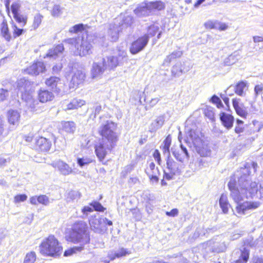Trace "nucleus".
I'll return each instance as SVG.
<instances>
[{
	"instance_id": "55",
	"label": "nucleus",
	"mask_w": 263,
	"mask_h": 263,
	"mask_svg": "<svg viewBox=\"0 0 263 263\" xmlns=\"http://www.w3.org/2000/svg\"><path fill=\"white\" fill-rule=\"evenodd\" d=\"M4 131V121L2 116H0V137L3 136Z\"/></svg>"
},
{
	"instance_id": "1",
	"label": "nucleus",
	"mask_w": 263,
	"mask_h": 263,
	"mask_svg": "<svg viewBox=\"0 0 263 263\" xmlns=\"http://www.w3.org/2000/svg\"><path fill=\"white\" fill-rule=\"evenodd\" d=\"M117 124L111 120H107L102 124L99 129L98 134L102 137V141L95 145V152L99 160L103 164H106L104 160L107 155V149L111 150L118 141V134L116 130Z\"/></svg>"
},
{
	"instance_id": "37",
	"label": "nucleus",
	"mask_w": 263,
	"mask_h": 263,
	"mask_svg": "<svg viewBox=\"0 0 263 263\" xmlns=\"http://www.w3.org/2000/svg\"><path fill=\"white\" fill-rule=\"evenodd\" d=\"M36 259V255L35 252L30 251L26 254L23 263H34Z\"/></svg>"
},
{
	"instance_id": "11",
	"label": "nucleus",
	"mask_w": 263,
	"mask_h": 263,
	"mask_svg": "<svg viewBox=\"0 0 263 263\" xmlns=\"http://www.w3.org/2000/svg\"><path fill=\"white\" fill-rule=\"evenodd\" d=\"M166 161V168L172 175L179 174L183 168V164L177 163L170 155L167 156Z\"/></svg>"
},
{
	"instance_id": "27",
	"label": "nucleus",
	"mask_w": 263,
	"mask_h": 263,
	"mask_svg": "<svg viewBox=\"0 0 263 263\" xmlns=\"http://www.w3.org/2000/svg\"><path fill=\"white\" fill-rule=\"evenodd\" d=\"M220 206L224 214H227L229 212L231 205L229 202L228 197L226 194H222L219 198Z\"/></svg>"
},
{
	"instance_id": "24",
	"label": "nucleus",
	"mask_w": 263,
	"mask_h": 263,
	"mask_svg": "<svg viewBox=\"0 0 263 263\" xmlns=\"http://www.w3.org/2000/svg\"><path fill=\"white\" fill-rule=\"evenodd\" d=\"M91 47L92 46L90 45L82 43L76 48V55L81 57H85L91 52Z\"/></svg>"
},
{
	"instance_id": "40",
	"label": "nucleus",
	"mask_w": 263,
	"mask_h": 263,
	"mask_svg": "<svg viewBox=\"0 0 263 263\" xmlns=\"http://www.w3.org/2000/svg\"><path fill=\"white\" fill-rule=\"evenodd\" d=\"M103 71L104 69L98 64H93L91 71L92 78L97 77L99 75L102 74Z\"/></svg>"
},
{
	"instance_id": "39",
	"label": "nucleus",
	"mask_w": 263,
	"mask_h": 263,
	"mask_svg": "<svg viewBox=\"0 0 263 263\" xmlns=\"http://www.w3.org/2000/svg\"><path fill=\"white\" fill-rule=\"evenodd\" d=\"M83 249V247H73L66 250L64 253V256L67 257L72 255L77 252H80Z\"/></svg>"
},
{
	"instance_id": "32",
	"label": "nucleus",
	"mask_w": 263,
	"mask_h": 263,
	"mask_svg": "<svg viewBox=\"0 0 263 263\" xmlns=\"http://www.w3.org/2000/svg\"><path fill=\"white\" fill-rule=\"evenodd\" d=\"M247 87L248 84L246 81H240L236 84L234 92L238 96H242L244 93V90Z\"/></svg>"
},
{
	"instance_id": "61",
	"label": "nucleus",
	"mask_w": 263,
	"mask_h": 263,
	"mask_svg": "<svg viewBox=\"0 0 263 263\" xmlns=\"http://www.w3.org/2000/svg\"><path fill=\"white\" fill-rule=\"evenodd\" d=\"M253 41L255 43H259L263 42V37L260 36H254L253 37Z\"/></svg>"
},
{
	"instance_id": "20",
	"label": "nucleus",
	"mask_w": 263,
	"mask_h": 263,
	"mask_svg": "<svg viewBox=\"0 0 263 263\" xmlns=\"http://www.w3.org/2000/svg\"><path fill=\"white\" fill-rule=\"evenodd\" d=\"M240 99L234 98L232 99V104L236 113L243 118H246L248 112L242 104H240Z\"/></svg>"
},
{
	"instance_id": "42",
	"label": "nucleus",
	"mask_w": 263,
	"mask_h": 263,
	"mask_svg": "<svg viewBox=\"0 0 263 263\" xmlns=\"http://www.w3.org/2000/svg\"><path fill=\"white\" fill-rule=\"evenodd\" d=\"M85 78V74L81 71H77L72 77V80L73 81H77L78 83L82 82Z\"/></svg>"
},
{
	"instance_id": "38",
	"label": "nucleus",
	"mask_w": 263,
	"mask_h": 263,
	"mask_svg": "<svg viewBox=\"0 0 263 263\" xmlns=\"http://www.w3.org/2000/svg\"><path fill=\"white\" fill-rule=\"evenodd\" d=\"M236 123L234 132L237 134L240 135L241 133L244 132L245 130V127L243 125L244 122L241 120L237 119L236 121Z\"/></svg>"
},
{
	"instance_id": "49",
	"label": "nucleus",
	"mask_w": 263,
	"mask_h": 263,
	"mask_svg": "<svg viewBox=\"0 0 263 263\" xmlns=\"http://www.w3.org/2000/svg\"><path fill=\"white\" fill-rule=\"evenodd\" d=\"M84 29V26L82 24H79L73 26L69 30V32L72 33H77L79 32H82Z\"/></svg>"
},
{
	"instance_id": "22",
	"label": "nucleus",
	"mask_w": 263,
	"mask_h": 263,
	"mask_svg": "<svg viewBox=\"0 0 263 263\" xmlns=\"http://www.w3.org/2000/svg\"><path fill=\"white\" fill-rule=\"evenodd\" d=\"M30 202L32 205L41 204L44 205H47L50 201L49 197L46 195H40L31 197L30 198Z\"/></svg>"
},
{
	"instance_id": "34",
	"label": "nucleus",
	"mask_w": 263,
	"mask_h": 263,
	"mask_svg": "<svg viewBox=\"0 0 263 263\" xmlns=\"http://www.w3.org/2000/svg\"><path fill=\"white\" fill-rule=\"evenodd\" d=\"M62 128L66 133H73L76 128V124L73 121H64L62 123Z\"/></svg>"
},
{
	"instance_id": "4",
	"label": "nucleus",
	"mask_w": 263,
	"mask_h": 263,
	"mask_svg": "<svg viewBox=\"0 0 263 263\" xmlns=\"http://www.w3.org/2000/svg\"><path fill=\"white\" fill-rule=\"evenodd\" d=\"M5 5L8 13L10 12V9H11L13 18L16 23L21 24L22 26H24L27 24L28 16L26 14L21 13V4L20 2H13L10 8V0H6Z\"/></svg>"
},
{
	"instance_id": "19",
	"label": "nucleus",
	"mask_w": 263,
	"mask_h": 263,
	"mask_svg": "<svg viewBox=\"0 0 263 263\" xmlns=\"http://www.w3.org/2000/svg\"><path fill=\"white\" fill-rule=\"evenodd\" d=\"M134 13L138 16H147L151 12L148 2L139 5L134 10Z\"/></svg>"
},
{
	"instance_id": "5",
	"label": "nucleus",
	"mask_w": 263,
	"mask_h": 263,
	"mask_svg": "<svg viewBox=\"0 0 263 263\" xmlns=\"http://www.w3.org/2000/svg\"><path fill=\"white\" fill-rule=\"evenodd\" d=\"M158 30L159 28L157 27L155 28L153 33L145 34L134 40L129 47L130 52L132 54H136L142 51L147 44L149 37L154 36Z\"/></svg>"
},
{
	"instance_id": "36",
	"label": "nucleus",
	"mask_w": 263,
	"mask_h": 263,
	"mask_svg": "<svg viewBox=\"0 0 263 263\" xmlns=\"http://www.w3.org/2000/svg\"><path fill=\"white\" fill-rule=\"evenodd\" d=\"M12 27L13 30L12 35V39H15L17 37L26 32L25 29L18 28L16 24L14 23H12Z\"/></svg>"
},
{
	"instance_id": "25",
	"label": "nucleus",
	"mask_w": 263,
	"mask_h": 263,
	"mask_svg": "<svg viewBox=\"0 0 263 263\" xmlns=\"http://www.w3.org/2000/svg\"><path fill=\"white\" fill-rule=\"evenodd\" d=\"M106 62L103 61L104 66L108 67L110 69L116 68L119 65V61L117 57L108 56L106 57Z\"/></svg>"
},
{
	"instance_id": "30",
	"label": "nucleus",
	"mask_w": 263,
	"mask_h": 263,
	"mask_svg": "<svg viewBox=\"0 0 263 263\" xmlns=\"http://www.w3.org/2000/svg\"><path fill=\"white\" fill-rule=\"evenodd\" d=\"M131 253L130 251L127 249L121 248L119 249L118 252L114 253V254L109 255L108 256L110 260H114L116 258H119L125 256Z\"/></svg>"
},
{
	"instance_id": "33",
	"label": "nucleus",
	"mask_w": 263,
	"mask_h": 263,
	"mask_svg": "<svg viewBox=\"0 0 263 263\" xmlns=\"http://www.w3.org/2000/svg\"><path fill=\"white\" fill-rule=\"evenodd\" d=\"M44 16L41 13H37L34 16L31 27L33 30L37 29L42 23Z\"/></svg>"
},
{
	"instance_id": "10",
	"label": "nucleus",
	"mask_w": 263,
	"mask_h": 263,
	"mask_svg": "<svg viewBox=\"0 0 263 263\" xmlns=\"http://www.w3.org/2000/svg\"><path fill=\"white\" fill-rule=\"evenodd\" d=\"M53 167L57 168L60 173L64 176L74 173V170L66 162L59 160L50 164Z\"/></svg>"
},
{
	"instance_id": "52",
	"label": "nucleus",
	"mask_w": 263,
	"mask_h": 263,
	"mask_svg": "<svg viewBox=\"0 0 263 263\" xmlns=\"http://www.w3.org/2000/svg\"><path fill=\"white\" fill-rule=\"evenodd\" d=\"M153 156L155 160H156L157 164L159 165H161L162 164V160L161 157V154L158 149H156L154 151Z\"/></svg>"
},
{
	"instance_id": "60",
	"label": "nucleus",
	"mask_w": 263,
	"mask_h": 263,
	"mask_svg": "<svg viewBox=\"0 0 263 263\" xmlns=\"http://www.w3.org/2000/svg\"><path fill=\"white\" fill-rule=\"evenodd\" d=\"M222 100L226 105L228 110H229L230 107L229 103V98L228 97H224L222 98Z\"/></svg>"
},
{
	"instance_id": "12",
	"label": "nucleus",
	"mask_w": 263,
	"mask_h": 263,
	"mask_svg": "<svg viewBox=\"0 0 263 263\" xmlns=\"http://www.w3.org/2000/svg\"><path fill=\"white\" fill-rule=\"evenodd\" d=\"M54 96L51 91L45 89H40L37 92V99L42 103H46L52 101Z\"/></svg>"
},
{
	"instance_id": "31",
	"label": "nucleus",
	"mask_w": 263,
	"mask_h": 263,
	"mask_svg": "<svg viewBox=\"0 0 263 263\" xmlns=\"http://www.w3.org/2000/svg\"><path fill=\"white\" fill-rule=\"evenodd\" d=\"M172 143V137L170 135H167L163 140L160 148L162 149L163 153H167L170 155V146Z\"/></svg>"
},
{
	"instance_id": "6",
	"label": "nucleus",
	"mask_w": 263,
	"mask_h": 263,
	"mask_svg": "<svg viewBox=\"0 0 263 263\" xmlns=\"http://www.w3.org/2000/svg\"><path fill=\"white\" fill-rule=\"evenodd\" d=\"M233 199L237 204L236 206L237 213L241 215H244L247 210L257 209L260 204L259 202L256 201H245L242 203H239L242 199L239 193L234 195L233 196Z\"/></svg>"
},
{
	"instance_id": "63",
	"label": "nucleus",
	"mask_w": 263,
	"mask_h": 263,
	"mask_svg": "<svg viewBox=\"0 0 263 263\" xmlns=\"http://www.w3.org/2000/svg\"><path fill=\"white\" fill-rule=\"evenodd\" d=\"M93 211V210L89 206H85L82 209V212L84 213L87 212H91Z\"/></svg>"
},
{
	"instance_id": "8",
	"label": "nucleus",
	"mask_w": 263,
	"mask_h": 263,
	"mask_svg": "<svg viewBox=\"0 0 263 263\" xmlns=\"http://www.w3.org/2000/svg\"><path fill=\"white\" fill-rule=\"evenodd\" d=\"M51 145V141L49 139L41 136L35 140L33 148L39 152H47L50 149Z\"/></svg>"
},
{
	"instance_id": "15",
	"label": "nucleus",
	"mask_w": 263,
	"mask_h": 263,
	"mask_svg": "<svg viewBox=\"0 0 263 263\" xmlns=\"http://www.w3.org/2000/svg\"><path fill=\"white\" fill-rule=\"evenodd\" d=\"M64 47L63 44H59L54 45L48 50L47 52L44 57V58L56 59L60 54H62L64 51Z\"/></svg>"
},
{
	"instance_id": "57",
	"label": "nucleus",
	"mask_w": 263,
	"mask_h": 263,
	"mask_svg": "<svg viewBox=\"0 0 263 263\" xmlns=\"http://www.w3.org/2000/svg\"><path fill=\"white\" fill-rule=\"evenodd\" d=\"M157 173H153L152 175H147L151 181L157 182L159 180V178L156 175Z\"/></svg>"
},
{
	"instance_id": "59",
	"label": "nucleus",
	"mask_w": 263,
	"mask_h": 263,
	"mask_svg": "<svg viewBox=\"0 0 263 263\" xmlns=\"http://www.w3.org/2000/svg\"><path fill=\"white\" fill-rule=\"evenodd\" d=\"M203 113L205 116H207L209 118L213 117L214 115L213 111L209 109H204Z\"/></svg>"
},
{
	"instance_id": "21",
	"label": "nucleus",
	"mask_w": 263,
	"mask_h": 263,
	"mask_svg": "<svg viewBox=\"0 0 263 263\" xmlns=\"http://www.w3.org/2000/svg\"><path fill=\"white\" fill-rule=\"evenodd\" d=\"M0 34L7 42H10L12 39L9 26L6 21H3L1 24Z\"/></svg>"
},
{
	"instance_id": "43",
	"label": "nucleus",
	"mask_w": 263,
	"mask_h": 263,
	"mask_svg": "<svg viewBox=\"0 0 263 263\" xmlns=\"http://www.w3.org/2000/svg\"><path fill=\"white\" fill-rule=\"evenodd\" d=\"M145 172L147 175H152L153 173H159L158 167H156L155 164L151 162L145 169Z\"/></svg>"
},
{
	"instance_id": "64",
	"label": "nucleus",
	"mask_w": 263,
	"mask_h": 263,
	"mask_svg": "<svg viewBox=\"0 0 263 263\" xmlns=\"http://www.w3.org/2000/svg\"><path fill=\"white\" fill-rule=\"evenodd\" d=\"M174 175H172L170 172L169 173H165L164 174V178H165L166 180H171L172 179L173 176Z\"/></svg>"
},
{
	"instance_id": "2",
	"label": "nucleus",
	"mask_w": 263,
	"mask_h": 263,
	"mask_svg": "<svg viewBox=\"0 0 263 263\" xmlns=\"http://www.w3.org/2000/svg\"><path fill=\"white\" fill-rule=\"evenodd\" d=\"M65 239L73 243H80L81 246L90 242V235L87 231L85 222L78 221L75 222L71 229L65 232Z\"/></svg>"
},
{
	"instance_id": "44",
	"label": "nucleus",
	"mask_w": 263,
	"mask_h": 263,
	"mask_svg": "<svg viewBox=\"0 0 263 263\" xmlns=\"http://www.w3.org/2000/svg\"><path fill=\"white\" fill-rule=\"evenodd\" d=\"M229 190L233 193H236V194L239 193L238 189L236 186V181L235 179H231L228 184Z\"/></svg>"
},
{
	"instance_id": "26",
	"label": "nucleus",
	"mask_w": 263,
	"mask_h": 263,
	"mask_svg": "<svg viewBox=\"0 0 263 263\" xmlns=\"http://www.w3.org/2000/svg\"><path fill=\"white\" fill-rule=\"evenodd\" d=\"M240 254L239 258L234 260L232 263H247L250 258V250L244 248L240 249Z\"/></svg>"
},
{
	"instance_id": "18",
	"label": "nucleus",
	"mask_w": 263,
	"mask_h": 263,
	"mask_svg": "<svg viewBox=\"0 0 263 263\" xmlns=\"http://www.w3.org/2000/svg\"><path fill=\"white\" fill-rule=\"evenodd\" d=\"M20 114L16 110L10 109L7 111V121L8 123L11 125H18L20 120Z\"/></svg>"
},
{
	"instance_id": "41",
	"label": "nucleus",
	"mask_w": 263,
	"mask_h": 263,
	"mask_svg": "<svg viewBox=\"0 0 263 263\" xmlns=\"http://www.w3.org/2000/svg\"><path fill=\"white\" fill-rule=\"evenodd\" d=\"M81 197V194L77 191L71 190L66 194V198L68 201L73 200L79 198Z\"/></svg>"
},
{
	"instance_id": "35",
	"label": "nucleus",
	"mask_w": 263,
	"mask_h": 263,
	"mask_svg": "<svg viewBox=\"0 0 263 263\" xmlns=\"http://www.w3.org/2000/svg\"><path fill=\"white\" fill-rule=\"evenodd\" d=\"M203 141H202V146H198V144L195 145L196 147V149L198 153L201 157H206L210 155V151L208 149V146L206 144H203Z\"/></svg>"
},
{
	"instance_id": "3",
	"label": "nucleus",
	"mask_w": 263,
	"mask_h": 263,
	"mask_svg": "<svg viewBox=\"0 0 263 263\" xmlns=\"http://www.w3.org/2000/svg\"><path fill=\"white\" fill-rule=\"evenodd\" d=\"M63 250L59 240L53 235H49L40 245V252L44 256L57 257Z\"/></svg>"
},
{
	"instance_id": "14",
	"label": "nucleus",
	"mask_w": 263,
	"mask_h": 263,
	"mask_svg": "<svg viewBox=\"0 0 263 263\" xmlns=\"http://www.w3.org/2000/svg\"><path fill=\"white\" fill-rule=\"evenodd\" d=\"M204 26L206 29H217L219 31H224L229 27L226 23L213 20H209L205 22Z\"/></svg>"
},
{
	"instance_id": "45",
	"label": "nucleus",
	"mask_w": 263,
	"mask_h": 263,
	"mask_svg": "<svg viewBox=\"0 0 263 263\" xmlns=\"http://www.w3.org/2000/svg\"><path fill=\"white\" fill-rule=\"evenodd\" d=\"M210 101L216 105L217 108H222L223 107V105L222 103V102L220 100V99L216 95H213Z\"/></svg>"
},
{
	"instance_id": "51",
	"label": "nucleus",
	"mask_w": 263,
	"mask_h": 263,
	"mask_svg": "<svg viewBox=\"0 0 263 263\" xmlns=\"http://www.w3.org/2000/svg\"><path fill=\"white\" fill-rule=\"evenodd\" d=\"M92 162V160L89 158H79L77 159V163L81 167L85 165L88 164Z\"/></svg>"
},
{
	"instance_id": "54",
	"label": "nucleus",
	"mask_w": 263,
	"mask_h": 263,
	"mask_svg": "<svg viewBox=\"0 0 263 263\" xmlns=\"http://www.w3.org/2000/svg\"><path fill=\"white\" fill-rule=\"evenodd\" d=\"M263 91V84H258L254 87V91L256 96L261 94Z\"/></svg>"
},
{
	"instance_id": "50",
	"label": "nucleus",
	"mask_w": 263,
	"mask_h": 263,
	"mask_svg": "<svg viewBox=\"0 0 263 263\" xmlns=\"http://www.w3.org/2000/svg\"><path fill=\"white\" fill-rule=\"evenodd\" d=\"M90 205L92 206L93 209L98 212H104L106 209L104 208L102 204L98 201H93L90 203Z\"/></svg>"
},
{
	"instance_id": "23",
	"label": "nucleus",
	"mask_w": 263,
	"mask_h": 263,
	"mask_svg": "<svg viewBox=\"0 0 263 263\" xmlns=\"http://www.w3.org/2000/svg\"><path fill=\"white\" fill-rule=\"evenodd\" d=\"M186 137L189 138L194 144H198L199 143H202V140L200 138L199 132L194 128H190L186 132Z\"/></svg>"
},
{
	"instance_id": "7",
	"label": "nucleus",
	"mask_w": 263,
	"mask_h": 263,
	"mask_svg": "<svg viewBox=\"0 0 263 263\" xmlns=\"http://www.w3.org/2000/svg\"><path fill=\"white\" fill-rule=\"evenodd\" d=\"M46 70L45 63L43 61L36 60L28 66L24 71L30 75L37 76L40 73L45 72Z\"/></svg>"
},
{
	"instance_id": "16",
	"label": "nucleus",
	"mask_w": 263,
	"mask_h": 263,
	"mask_svg": "<svg viewBox=\"0 0 263 263\" xmlns=\"http://www.w3.org/2000/svg\"><path fill=\"white\" fill-rule=\"evenodd\" d=\"M61 82V79L55 76H51L47 78L45 81L46 86L49 87L53 91L59 93L61 91L60 88L58 85Z\"/></svg>"
},
{
	"instance_id": "62",
	"label": "nucleus",
	"mask_w": 263,
	"mask_h": 263,
	"mask_svg": "<svg viewBox=\"0 0 263 263\" xmlns=\"http://www.w3.org/2000/svg\"><path fill=\"white\" fill-rule=\"evenodd\" d=\"M251 263H263V258L260 257L254 258Z\"/></svg>"
},
{
	"instance_id": "46",
	"label": "nucleus",
	"mask_w": 263,
	"mask_h": 263,
	"mask_svg": "<svg viewBox=\"0 0 263 263\" xmlns=\"http://www.w3.org/2000/svg\"><path fill=\"white\" fill-rule=\"evenodd\" d=\"M184 71V68L181 64H175L172 67V72L174 75H179Z\"/></svg>"
},
{
	"instance_id": "17",
	"label": "nucleus",
	"mask_w": 263,
	"mask_h": 263,
	"mask_svg": "<svg viewBox=\"0 0 263 263\" xmlns=\"http://www.w3.org/2000/svg\"><path fill=\"white\" fill-rule=\"evenodd\" d=\"M173 155L175 158L182 164L185 160L189 158L187 150L182 144L180 145V148L173 151Z\"/></svg>"
},
{
	"instance_id": "53",
	"label": "nucleus",
	"mask_w": 263,
	"mask_h": 263,
	"mask_svg": "<svg viewBox=\"0 0 263 263\" xmlns=\"http://www.w3.org/2000/svg\"><path fill=\"white\" fill-rule=\"evenodd\" d=\"M27 196L25 194H18L16 195L14 197V201L15 203H19L23 202L27 200Z\"/></svg>"
},
{
	"instance_id": "58",
	"label": "nucleus",
	"mask_w": 263,
	"mask_h": 263,
	"mask_svg": "<svg viewBox=\"0 0 263 263\" xmlns=\"http://www.w3.org/2000/svg\"><path fill=\"white\" fill-rule=\"evenodd\" d=\"M24 140H25L26 142H28V143L29 142H31L33 140V135H32V134H29V135H25L24 137Z\"/></svg>"
},
{
	"instance_id": "28",
	"label": "nucleus",
	"mask_w": 263,
	"mask_h": 263,
	"mask_svg": "<svg viewBox=\"0 0 263 263\" xmlns=\"http://www.w3.org/2000/svg\"><path fill=\"white\" fill-rule=\"evenodd\" d=\"M85 101L82 99L74 98L67 105L68 110L77 109L85 104Z\"/></svg>"
},
{
	"instance_id": "13",
	"label": "nucleus",
	"mask_w": 263,
	"mask_h": 263,
	"mask_svg": "<svg viewBox=\"0 0 263 263\" xmlns=\"http://www.w3.org/2000/svg\"><path fill=\"white\" fill-rule=\"evenodd\" d=\"M219 117L221 124L226 128L230 129L233 127L234 118L232 115L221 111L219 114Z\"/></svg>"
},
{
	"instance_id": "47",
	"label": "nucleus",
	"mask_w": 263,
	"mask_h": 263,
	"mask_svg": "<svg viewBox=\"0 0 263 263\" xmlns=\"http://www.w3.org/2000/svg\"><path fill=\"white\" fill-rule=\"evenodd\" d=\"M63 8L59 5H54L51 11V14L54 17L59 16L62 13Z\"/></svg>"
},
{
	"instance_id": "9",
	"label": "nucleus",
	"mask_w": 263,
	"mask_h": 263,
	"mask_svg": "<svg viewBox=\"0 0 263 263\" xmlns=\"http://www.w3.org/2000/svg\"><path fill=\"white\" fill-rule=\"evenodd\" d=\"M245 192L251 198H253L257 195V193H259V198H263V187L261 186L258 183L253 181L251 182L245 187Z\"/></svg>"
},
{
	"instance_id": "56",
	"label": "nucleus",
	"mask_w": 263,
	"mask_h": 263,
	"mask_svg": "<svg viewBox=\"0 0 263 263\" xmlns=\"http://www.w3.org/2000/svg\"><path fill=\"white\" fill-rule=\"evenodd\" d=\"M166 215L170 217H175L178 214V210L177 209H173L171 211L166 212Z\"/></svg>"
},
{
	"instance_id": "48",
	"label": "nucleus",
	"mask_w": 263,
	"mask_h": 263,
	"mask_svg": "<svg viewBox=\"0 0 263 263\" xmlns=\"http://www.w3.org/2000/svg\"><path fill=\"white\" fill-rule=\"evenodd\" d=\"M39 104L36 101H34L30 106V110L32 112H42L44 111L43 107L39 106Z\"/></svg>"
},
{
	"instance_id": "29",
	"label": "nucleus",
	"mask_w": 263,
	"mask_h": 263,
	"mask_svg": "<svg viewBox=\"0 0 263 263\" xmlns=\"http://www.w3.org/2000/svg\"><path fill=\"white\" fill-rule=\"evenodd\" d=\"M148 3L151 12L152 11H161L164 10L165 7V3L161 1H154Z\"/></svg>"
}]
</instances>
